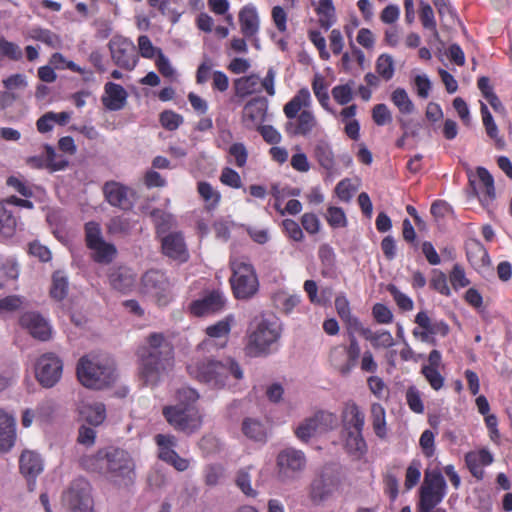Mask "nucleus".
I'll use <instances>...</instances> for the list:
<instances>
[{"instance_id": "obj_10", "label": "nucleus", "mask_w": 512, "mask_h": 512, "mask_svg": "<svg viewBox=\"0 0 512 512\" xmlns=\"http://www.w3.org/2000/svg\"><path fill=\"white\" fill-rule=\"evenodd\" d=\"M446 481L438 469H426L420 487L419 510H436L446 495Z\"/></svg>"}, {"instance_id": "obj_18", "label": "nucleus", "mask_w": 512, "mask_h": 512, "mask_svg": "<svg viewBox=\"0 0 512 512\" xmlns=\"http://www.w3.org/2000/svg\"><path fill=\"white\" fill-rule=\"evenodd\" d=\"M234 324V316L227 315L217 323L206 328L208 339L204 340L198 348L201 350L209 349L212 346L223 348L226 346L231 327Z\"/></svg>"}, {"instance_id": "obj_61", "label": "nucleus", "mask_w": 512, "mask_h": 512, "mask_svg": "<svg viewBox=\"0 0 512 512\" xmlns=\"http://www.w3.org/2000/svg\"><path fill=\"white\" fill-rule=\"evenodd\" d=\"M132 227V222L129 219L117 216L110 220L108 231L111 234H128Z\"/></svg>"}, {"instance_id": "obj_57", "label": "nucleus", "mask_w": 512, "mask_h": 512, "mask_svg": "<svg viewBox=\"0 0 512 512\" xmlns=\"http://www.w3.org/2000/svg\"><path fill=\"white\" fill-rule=\"evenodd\" d=\"M24 303L25 299L17 295L0 298V316L20 309Z\"/></svg>"}, {"instance_id": "obj_43", "label": "nucleus", "mask_w": 512, "mask_h": 512, "mask_svg": "<svg viewBox=\"0 0 512 512\" xmlns=\"http://www.w3.org/2000/svg\"><path fill=\"white\" fill-rule=\"evenodd\" d=\"M197 190L208 209H214L218 206L221 195L210 183L205 181L199 182Z\"/></svg>"}, {"instance_id": "obj_22", "label": "nucleus", "mask_w": 512, "mask_h": 512, "mask_svg": "<svg viewBox=\"0 0 512 512\" xmlns=\"http://www.w3.org/2000/svg\"><path fill=\"white\" fill-rule=\"evenodd\" d=\"M170 283L163 272L159 270L147 271L142 277V292L160 301L166 297Z\"/></svg>"}, {"instance_id": "obj_6", "label": "nucleus", "mask_w": 512, "mask_h": 512, "mask_svg": "<svg viewBox=\"0 0 512 512\" xmlns=\"http://www.w3.org/2000/svg\"><path fill=\"white\" fill-rule=\"evenodd\" d=\"M76 372L80 383L90 389H104L116 380L114 361L105 356L81 357L77 363Z\"/></svg>"}, {"instance_id": "obj_7", "label": "nucleus", "mask_w": 512, "mask_h": 512, "mask_svg": "<svg viewBox=\"0 0 512 512\" xmlns=\"http://www.w3.org/2000/svg\"><path fill=\"white\" fill-rule=\"evenodd\" d=\"M345 474L336 464L323 466L313 478L309 487L310 500L316 505H322L341 493Z\"/></svg>"}, {"instance_id": "obj_26", "label": "nucleus", "mask_w": 512, "mask_h": 512, "mask_svg": "<svg viewBox=\"0 0 512 512\" xmlns=\"http://www.w3.org/2000/svg\"><path fill=\"white\" fill-rule=\"evenodd\" d=\"M127 97L128 94L121 85L107 82L104 86L102 103L108 110L118 111L126 105Z\"/></svg>"}, {"instance_id": "obj_1", "label": "nucleus", "mask_w": 512, "mask_h": 512, "mask_svg": "<svg viewBox=\"0 0 512 512\" xmlns=\"http://www.w3.org/2000/svg\"><path fill=\"white\" fill-rule=\"evenodd\" d=\"M139 377L146 385L157 384L174 365V349L162 333H151L139 348Z\"/></svg>"}, {"instance_id": "obj_20", "label": "nucleus", "mask_w": 512, "mask_h": 512, "mask_svg": "<svg viewBox=\"0 0 512 512\" xmlns=\"http://www.w3.org/2000/svg\"><path fill=\"white\" fill-rule=\"evenodd\" d=\"M103 192L106 200L112 206L129 210L134 205V190L119 182H107L103 187Z\"/></svg>"}, {"instance_id": "obj_28", "label": "nucleus", "mask_w": 512, "mask_h": 512, "mask_svg": "<svg viewBox=\"0 0 512 512\" xmlns=\"http://www.w3.org/2000/svg\"><path fill=\"white\" fill-rule=\"evenodd\" d=\"M16 420L0 409V452H8L15 444Z\"/></svg>"}, {"instance_id": "obj_8", "label": "nucleus", "mask_w": 512, "mask_h": 512, "mask_svg": "<svg viewBox=\"0 0 512 512\" xmlns=\"http://www.w3.org/2000/svg\"><path fill=\"white\" fill-rule=\"evenodd\" d=\"M231 268V285L236 298L252 297L258 290V280L252 265L244 257L232 258Z\"/></svg>"}, {"instance_id": "obj_40", "label": "nucleus", "mask_w": 512, "mask_h": 512, "mask_svg": "<svg viewBox=\"0 0 512 512\" xmlns=\"http://www.w3.org/2000/svg\"><path fill=\"white\" fill-rule=\"evenodd\" d=\"M370 413L375 434L381 439L385 438L387 435V424L384 407L379 403H373Z\"/></svg>"}, {"instance_id": "obj_11", "label": "nucleus", "mask_w": 512, "mask_h": 512, "mask_svg": "<svg viewBox=\"0 0 512 512\" xmlns=\"http://www.w3.org/2000/svg\"><path fill=\"white\" fill-rule=\"evenodd\" d=\"M338 426L336 414L328 411H318L303 419L294 428L298 440L307 443L311 438L335 429Z\"/></svg>"}, {"instance_id": "obj_51", "label": "nucleus", "mask_w": 512, "mask_h": 512, "mask_svg": "<svg viewBox=\"0 0 512 512\" xmlns=\"http://www.w3.org/2000/svg\"><path fill=\"white\" fill-rule=\"evenodd\" d=\"M312 89L315 97L319 101L320 105L327 111L329 109V95L327 92V84L325 79L320 74H316L312 81Z\"/></svg>"}, {"instance_id": "obj_31", "label": "nucleus", "mask_w": 512, "mask_h": 512, "mask_svg": "<svg viewBox=\"0 0 512 512\" xmlns=\"http://www.w3.org/2000/svg\"><path fill=\"white\" fill-rule=\"evenodd\" d=\"M243 435L255 443L265 444L268 440V427L260 419L247 417L242 421Z\"/></svg>"}, {"instance_id": "obj_46", "label": "nucleus", "mask_w": 512, "mask_h": 512, "mask_svg": "<svg viewBox=\"0 0 512 512\" xmlns=\"http://www.w3.org/2000/svg\"><path fill=\"white\" fill-rule=\"evenodd\" d=\"M480 111H481L483 125L485 127L487 135L491 139H493L497 144H502L503 139H502V137L499 136L498 127H497V125H496V123H495V121L485 103H481Z\"/></svg>"}, {"instance_id": "obj_58", "label": "nucleus", "mask_w": 512, "mask_h": 512, "mask_svg": "<svg viewBox=\"0 0 512 512\" xmlns=\"http://www.w3.org/2000/svg\"><path fill=\"white\" fill-rule=\"evenodd\" d=\"M420 20L425 29L432 31L435 36L438 35L434 12L429 4L421 3Z\"/></svg>"}, {"instance_id": "obj_44", "label": "nucleus", "mask_w": 512, "mask_h": 512, "mask_svg": "<svg viewBox=\"0 0 512 512\" xmlns=\"http://www.w3.org/2000/svg\"><path fill=\"white\" fill-rule=\"evenodd\" d=\"M68 277L63 271H56L52 276L51 296L56 300H62L68 292Z\"/></svg>"}, {"instance_id": "obj_9", "label": "nucleus", "mask_w": 512, "mask_h": 512, "mask_svg": "<svg viewBox=\"0 0 512 512\" xmlns=\"http://www.w3.org/2000/svg\"><path fill=\"white\" fill-rule=\"evenodd\" d=\"M166 421L176 430L185 434H193L203 423L202 415L193 405H169L163 408Z\"/></svg>"}, {"instance_id": "obj_14", "label": "nucleus", "mask_w": 512, "mask_h": 512, "mask_svg": "<svg viewBox=\"0 0 512 512\" xmlns=\"http://www.w3.org/2000/svg\"><path fill=\"white\" fill-rule=\"evenodd\" d=\"M63 499L71 512H94L91 486L85 479L73 481Z\"/></svg>"}, {"instance_id": "obj_12", "label": "nucleus", "mask_w": 512, "mask_h": 512, "mask_svg": "<svg viewBox=\"0 0 512 512\" xmlns=\"http://www.w3.org/2000/svg\"><path fill=\"white\" fill-rule=\"evenodd\" d=\"M275 80L276 71L272 67L267 70L263 79L255 73L242 76L235 79L233 82L235 95L240 98H245L265 90L269 96H274L276 93Z\"/></svg>"}, {"instance_id": "obj_54", "label": "nucleus", "mask_w": 512, "mask_h": 512, "mask_svg": "<svg viewBox=\"0 0 512 512\" xmlns=\"http://www.w3.org/2000/svg\"><path fill=\"white\" fill-rule=\"evenodd\" d=\"M16 228V219L3 204L0 203V233L4 236H11Z\"/></svg>"}, {"instance_id": "obj_49", "label": "nucleus", "mask_w": 512, "mask_h": 512, "mask_svg": "<svg viewBox=\"0 0 512 512\" xmlns=\"http://www.w3.org/2000/svg\"><path fill=\"white\" fill-rule=\"evenodd\" d=\"M275 305L284 313H291L300 303V296L297 294H288L286 292H278L274 295Z\"/></svg>"}, {"instance_id": "obj_42", "label": "nucleus", "mask_w": 512, "mask_h": 512, "mask_svg": "<svg viewBox=\"0 0 512 512\" xmlns=\"http://www.w3.org/2000/svg\"><path fill=\"white\" fill-rule=\"evenodd\" d=\"M29 37L40 41L51 48H59L61 45L60 37L48 29L33 27L29 30Z\"/></svg>"}, {"instance_id": "obj_48", "label": "nucleus", "mask_w": 512, "mask_h": 512, "mask_svg": "<svg viewBox=\"0 0 512 512\" xmlns=\"http://www.w3.org/2000/svg\"><path fill=\"white\" fill-rule=\"evenodd\" d=\"M391 101L403 114H411L414 111V104L403 88H397L392 92Z\"/></svg>"}, {"instance_id": "obj_50", "label": "nucleus", "mask_w": 512, "mask_h": 512, "mask_svg": "<svg viewBox=\"0 0 512 512\" xmlns=\"http://www.w3.org/2000/svg\"><path fill=\"white\" fill-rule=\"evenodd\" d=\"M375 69L380 77L385 81H389L395 72L393 57L389 54H381L376 60Z\"/></svg>"}, {"instance_id": "obj_38", "label": "nucleus", "mask_w": 512, "mask_h": 512, "mask_svg": "<svg viewBox=\"0 0 512 512\" xmlns=\"http://www.w3.org/2000/svg\"><path fill=\"white\" fill-rule=\"evenodd\" d=\"M477 176L482 184L483 192L479 199L484 207H488L495 199L494 179L489 171L483 167L477 168Z\"/></svg>"}, {"instance_id": "obj_23", "label": "nucleus", "mask_w": 512, "mask_h": 512, "mask_svg": "<svg viewBox=\"0 0 512 512\" xmlns=\"http://www.w3.org/2000/svg\"><path fill=\"white\" fill-rule=\"evenodd\" d=\"M162 251L167 257L178 261L186 262L189 259V252L180 232H171L161 237Z\"/></svg>"}, {"instance_id": "obj_52", "label": "nucleus", "mask_w": 512, "mask_h": 512, "mask_svg": "<svg viewBox=\"0 0 512 512\" xmlns=\"http://www.w3.org/2000/svg\"><path fill=\"white\" fill-rule=\"evenodd\" d=\"M23 57L21 47L12 41L7 40L4 36L0 44V59L7 58L12 61H19Z\"/></svg>"}, {"instance_id": "obj_30", "label": "nucleus", "mask_w": 512, "mask_h": 512, "mask_svg": "<svg viewBox=\"0 0 512 512\" xmlns=\"http://www.w3.org/2000/svg\"><path fill=\"white\" fill-rule=\"evenodd\" d=\"M241 33L246 38H252L259 32L260 19L257 9L252 4L245 5L239 12Z\"/></svg>"}, {"instance_id": "obj_21", "label": "nucleus", "mask_w": 512, "mask_h": 512, "mask_svg": "<svg viewBox=\"0 0 512 512\" xmlns=\"http://www.w3.org/2000/svg\"><path fill=\"white\" fill-rule=\"evenodd\" d=\"M225 303L224 294L219 290H214L193 301L190 305V311L195 316H207L222 311Z\"/></svg>"}, {"instance_id": "obj_60", "label": "nucleus", "mask_w": 512, "mask_h": 512, "mask_svg": "<svg viewBox=\"0 0 512 512\" xmlns=\"http://www.w3.org/2000/svg\"><path fill=\"white\" fill-rule=\"evenodd\" d=\"M449 280L455 290L467 287L470 284L463 267L459 264H455L453 266L449 275Z\"/></svg>"}, {"instance_id": "obj_35", "label": "nucleus", "mask_w": 512, "mask_h": 512, "mask_svg": "<svg viewBox=\"0 0 512 512\" xmlns=\"http://www.w3.org/2000/svg\"><path fill=\"white\" fill-rule=\"evenodd\" d=\"M81 417L92 425H100L106 418V409L100 402H84L79 408Z\"/></svg>"}, {"instance_id": "obj_13", "label": "nucleus", "mask_w": 512, "mask_h": 512, "mask_svg": "<svg viewBox=\"0 0 512 512\" xmlns=\"http://www.w3.org/2000/svg\"><path fill=\"white\" fill-rule=\"evenodd\" d=\"M278 477L287 482L298 479L307 466L306 455L293 447L281 450L276 457Z\"/></svg>"}, {"instance_id": "obj_33", "label": "nucleus", "mask_w": 512, "mask_h": 512, "mask_svg": "<svg viewBox=\"0 0 512 512\" xmlns=\"http://www.w3.org/2000/svg\"><path fill=\"white\" fill-rule=\"evenodd\" d=\"M313 156L323 169L329 173H333L335 171L336 157L331 144L326 139H319L316 141L313 148Z\"/></svg>"}, {"instance_id": "obj_41", "label": "nucleus", "mask_w": 512, "mask_h": 512, "mask_svg": "<svg viewBox=\"0 0 512 512\" xmlns=\"http://www.w3.org/2000/svg\"><path fill=\"white\" fill-rule=\"evenodd\" d=\"M150 216L156 226L157 234L162 237L175 226L176 221L172 214L164 212L160 209L151 211Z\"/></svg>"}, {"instance_id": "obj_24", "label": "nucleus", "mask_w": 512, "mask_h": 512, "mask_svg": "<svg viewBox=\"0 0 512 512\" xmlns=\"http://www.w3.org/2000/svg\"><path fill=\"white\" fill-rule=\"evenodd\" d=\"M21 474L27 478L28 490L35 489V479L43 470V462L39 454L33 451H24L19 459Z\"/></svg>"}, {"instance_id": "obj_39", "label": "nucleus", "mask_w": 512, "mask_h": 512, "mask_svg": "<svg viewBox=\"0 0 512 512\" xmlns=\"http://www.w3.org/2000/svg\"><path fill=\"white\" fill-rule=\"evenodd\" d=\"M364 332L365 339L371 343L374 349H389L395 345L394 338L388 330L380 329L373 331L369 329V331Z\"/></svg>"}, {"instance_id": "obj_27", "label": "nucleus", "mask_w": 512, "mask_h": 512, "mask_svg": "<svg viewBox=\"0 0 512 512\" xmlns=\"http://www.w3.org/2000/svg\"><path fill=\"white\" fill-rule=\"evenodd\" d=\"M108 278L113 289L127 293L134 287L136 275L130 268L120 266L111 268Z\"/></svg>"}, {"instance_id": "obj_53", "label": "nucleus", "mask_w": 512, "mask_h": 512, "mask_svg": "<svg viewBox=\"0 0 512 512\" xmlns=\"http://www.w3.org/2000/svg\"><path fill=\"white\" fill-rule=\"evenodd\" d=\"M354 82L336 85L332 88V96L339 105H346L353 99Z\"/></svg>"}, {"instance_id": "obj_5", "label": "nucleus", "mask_w": 512, "mask_h": 512, "mask_svg": "<svg viewBox=\"0 0 512 512\" xmlns=\"http://www.w3.org/2000/svg\"><path fill=\"white\" fill-rule=\"evenodd\" d=\"M282 334V324L273 314L256 316L248 332L247 353L250 356H266L276 350Z\"/></svg>"}, {"instance_id": "obj_29", "label": "nucleus", "mask_w": 512, "mask_h": 512, "mask_svg": "<svg viewBox=\"0 0 512 512\" xmlns=\"http://www.w3.org/2000/svg\"><path fill=\"white\" fill-rule=\"evenodd\" d=\"M343 431H363L365 415L353 401L344 404L342 410Z\"/></svg>"}, {"instance_id": "obj_25", "label": "nucleus", "mask_w": 512, "mask_h": 512, "mask_svg": "<svg viewBox=\"0 0 512 512\" xmlns=\"http://www.w3.org/2000/svg\"><path fill=\"white\" fill-rule=\"evenodd\" d=\"M267 101L264 98H253L248 101L242 111V121L248 129L258 128L265 120Z\"/></svg>"}, {"instance_id": "obj_17", "label": "nucleus", "mask_w": 512, "mask_h": 512, "mask_svg": "<svg viewBox=\"0 0 512 512\" xmlns=\"http://www.w3.org/2000/svg\"><path fill=\"white\" fill-rule=\"evenodd\" d=\"M19 324L39 341H48L52 337L53 329L50 322L38 312L28 311L23 313L19 318Z\"/></svg>"}, {"instance_id": "obj_2", "label": "nucleus", "mask_w": 512, "mask_h": 512, "mask_svg": "<svg viewBox=\"0 0 512 512\" xmlns=\"http://www.w3.org/2000/svg\"><path fill=\"white\" fill-rule=\"evenodd\" d=\"M80 463L84 469L102 474L117 485H128L134 480V460L120 448L101 449L94 455L82 457Z\"/></svg>"}, {"instance_id": "obj_4", "label": "nucleus", "mask_w": 512, "mask_h": 512, "mask_svg": "<svg viewBox=\"0 0 512 512\" xmlns=\"http://www.w3.org/2000/svg\"><path fill=\"white\" fill-rule=\"evenodd\" d=\"M312 98L308 88H301L283 107L288 119L284 130L290 137H308L321 131V125L310 107Z\"/></svg>"}, {"instance_id": "obj_36", "label": "nucleus", "mask_w": 512, "mask_h": 512, "mask_svg": "<svg viewBox=\"0 0 512 512\" xmlns=\"http://www.w3.org/2000/svg\"><path fill=\"white\" fill-rule=\"evenodd\" d=\"M329 362L333 368L342 376H347L353 370L352 362L346 356V347L337 345L331 348L329 353Z\"/></svg>"}, {"instance_id": "obj_56", "label": "nucleus", "mask_w": 512, "mask_h": 512, "mask_svg": "<svg viewBox=\"0 0 512 512\" xmlns=\"http://www.w3.org/2000/svg\"><path fill=\"white\" fill-rule=\"evenodd\" d=\"M236 485L247 496H256V491L251 486V476L248 468H242L237 472Z\"/></svg>"}, {"instance_id": "obj_37", "label": "nucleus", "mask_w": 512, "mask_h": 512, "mask_svg": "<svg viewBox=\"0 0 512 512\" xmlns=\"http://www.w3.org/2000/svg\"><path fill=\"white\" fill-rule=\"evenodd\" d=\"M312 5L315 6L320 26L328 30L336 22L333 0H319L317 3L313 1Z\"/></svg>"}, {"instance_id": "obj_47", "label": "nucleus", "mask_w": 512, "mask_h": 512, "mask_svg": "<svg viewBox=\"0 0 512 512\" xmlns=\"http://www.w3.org/2000/svg\"><path fill=\"white\" fill-rule=\"evenodd\" d=\"M467 258L475 267L485 266L489 262L488 253L479 242H474L468 246Z\"/></svg>"}, {"instance_id": "obj_59", "label": "nucleus", "mask_w": 512, "mask_h": 512, "mask_svg": "<svg viewBox=\"0 0 512 512\" xmlns=\"http://www.w3.org/2000/svg\"><path fill=\"white\" fill-rule=\"evenodd\" d=\"M326 220L333 228H342L347 225L346 215L339 207L330 206L327 209Z\"/></svg>"}, {"instance_id": "obj_45", "label": "nucleus", "mask_w": 512, "mask_h": 512, "mask_svg": "<svg viewBox=\"0 0 512 512\" xmlns=\"http://www.w3.org/2000/svg\"><path fill=\"white\" fill-rule=\"evenodd\" d=\"M93 251L95 261L99 263H110L116 256L117 250L113 244L104 240L90 248Z\"/></svg>"}, {"instance_id": "obj_15", "label": "nucleus", "mask_w": 512, "mask_h": 512, "mask_svg": "<svg viewBox=\"0 0 512 512\" xmlns=\"http://www.w3.org/2000/svg\"><path fill=\"white\" fill-rule=\"evenodd\" d=\"M63 362L54 353L42 355L35 368L38 382L45 388H51L59 382L62 376Z\"/></svg>"}, {"instance_id": "obj_63", "label": "nucleus", "mask_w": 512, "mask_h": 512, "mask_svg": "<svg viewBox=\"0 0 512 512\" xmlns=\"http://www.w3.org/2000/svg\"><path fill=\"white\" fill-rule=\"evenodd\" d=\"M387 289L401 310L411 311L413 309L414 304H413L412 299L409 296L402 293L394 285H389Z\"/></svg>"}, {"instance_id": "obj_16", "label": "nucleus", "mask_w": 512, "mask_h": 512, "mask_svg": "<svg viewBox=\"0 0 512 512\" xmlns=\"http://www.w3.org/2000/svg\"><path fill=\"white\" fill-rule=\"evenodd\" d=\"M108 46L115 65L128 71L136 67L138 55L132 41L116 36L109 41Z\"/></svg>"}, {"instance_id": "obj_19", "label": "nucleus", "mask_w": 512, "mask_h": 512, "mask_svg": "<svg viewBox=\"0 0 512 512\" xmlns=\"http://www.w3.org/2000/svg\"><path fill=\"white\" fill-rule=\"evenodd\" d=\"M155 441L159 447V458L172 465L178 471H185L189 467V460L180 457L174 450L177 440L173 435L158 434Z\"/></svg>"}, {"instance_id": "obj_64", "label": "nucleus", "mask_w": 512, "mask_h": 512, "mask_svg": "<svg viewBox=\"0 0 512 512\" xmlns=\"http://www.w3.org/2000/svg\"><path fill=\"white\" fill-rule=\"evenodd\" d=\"M160 123L165 129L173 131L183 123V117L171 110H166L160 114Z\"/></svg>"}, {"instance_id": "obj_3", "label": "nucleus", "mask_w": 512, "mask_h": 512, "mask_svg": "<svg viewBox=\"0 0 512 512\" xmlns=\"http://www.w3.org/2000/svg\"><path fill=\"white\" fill-rule=\"evenodd\" d=\"M192 377L211 388L231 387L234 382L243 378V370L239 363L231 357L221 360L204 358L188 366Z\"/></svg>"}, {"instance_id": "obj_34", "label": "nucleus", "mask_w": 512, "mask_h": 512, "mask_svg": "<svg viewBox=\"0 0 512 512\" xmlns=\"http://www.w3.org/2000/svg\"><path fill=\"white\" fill-rule=\"evenodd\" d=\"M343 442L346 452L355 459L362 458L367 452L362 431H343Z\"/></svg>"}, {"instance_id": "obj_32", "label": "nucleus", "mask_w": 512, "mask_h": 512, "mask_svg": "<svg viewBox=\"0 0 512 512\" xmlns=\"http://www.w3.org/2000/svg\"><path fill=\"white\" fill-rule=\"evenodd\" d=\"M493 455L487 449L469 452L465 456V461L471 474L477 479L484 476L483 466H488L493 462Z\"/></svg>"}, {"instance_id": "obj_55", "label": "nucleus", "mask_w": 512, "mask_h": 512, "mask_svg": "<svg viewBox=\"0 0 512 512\" xmlns=\"http://www.w3.org/2000/svg\"><path fill=\"white\" fill-rule=\"evenodd\" d=\"M430 286L442 295L450 296L451 289L448 286L446 275L440 270L432 271V278L430 280Z\"/></svg>"}, {"instance_id": "obj_62", "label": "nucleus", "mask_w": 512, "mask_h": 512, "mask_svg": "<svg viewBox=\"0 0 512 512\" xmlns=\"http://www.w3.org/2000/svg\"><path fill=\"white\" fill-rule=\"evenodd\" d=\"M421 477V463L418 460H413L407 467L405 475V487L407 490L412 489L420 480Z\"/></svg>"}]
</instances>
